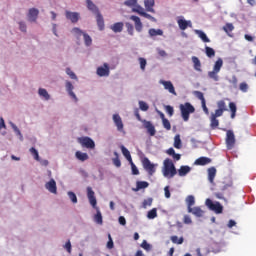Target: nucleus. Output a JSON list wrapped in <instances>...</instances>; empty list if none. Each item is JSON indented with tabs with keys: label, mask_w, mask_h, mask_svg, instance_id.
<instances>
[{
	"label": "nucleus",
	"mask_w": 256,
	"mask_h": 256,
	"mask_svg": "<svg viewBox=\"0 0 256 256\" xmlns=\"http://www.w3.org/2000/svg\"><path fill=\"white\" fill-rule=\"evenodd\" d=\"M159 83L160 85H163L166 91H168L172 95H177V92H175V86H173V83L171 81L160 80Z\"/></svg>",
	"instance_id": "17"
},
{
	"label": "nucleus",
	"mask_w": 256,
	"mask_h": 256,
	"mask_svg": "<svg viewBox=\"0 0 256 256\" xmlns=\"http://www.w3.org/2000/svg\"><path fill=\"white\" fill-rule=\"evenodd\" d=\"M148 33L150 37H157V36L163 35V30L152 28V29H149Z\"/></svg>",
	"instance_id": "39"
},
{
	"label": "nucleus",
	"mask_w": 256,
	"mask_h": 256,
	"mask_svg": "<svg viewBox=\"0 0 256 256\" xmlns=\"http://www.w3.org/2000/svg\"><path fill=\"white\" fill-rule=\"evenodd\" d=\"M228 83H230L231 85H233V87H237V76L233 75L232 78H228L227 79Z\"/></svg>",
	"instance_id": "61"
},
{
	"label": "nucleus",
	"mask_w": 256,
	"mask_h": 256,
	"mask_svg": "<svg viewBox=\"0 0 256 256\" xmlns=\"http://www.w3.org/2000/svg\"><path fill=\"white\" fill-rule=\"evenodd\" d=\"M157 218V208H153L147 213V219H155Z\"/></svg>",
	"instance_id": "47"
},
{
	"label": "nucleus",
	"mask_w": 256,
	"mask_h": 256,
	"mask_svg": "<svg viewBox=\"0 0 256 256\" xmlns=\"http://www.w3.org/2000/svg\"><path fill=\"white\" fill-rule=\"evenodd\" d=\"M173 146L175 147V149H181L183 147V142L181 141V135L179 134L175 135Z\"/></svg>",
	"instance_id": "35"
},
{
	"label": "nucleus",
	"mask_w": 256,
	"mask_h": 256,
	"mask_svg": "<svg viewBox=\"0 0 256 256\" xmlns=\"http://www.w3.org/2000/svg\"><path fill=\"white\" fill-rule=\"evenodd\" d=\"M177 23L181 31H185L188 27H193L191 20H185V17L183 16L177 17Z\"/></svg>",
	"instance_id": "11"
},
{
	"label": "nucleus",
	"mask_w": 256,
	"mask_h": 256,
	"mask_svg": "<svg viewBox=\"0 0 256 256\" xmlns=\"http://www.w3.org/2000/svg\"><path fill=\"white\" fill-rule=\"evenodd\" d=\"M179 109L181 117L185 122L189 121V115H191V113H195V107L189 102L180 104Z\"/></svg>",
	"instance_id": "4"
},
{
	"label": "nucleus",
	"mask_w": 256,
	"mask_h": 256,
	"mask_svg": "<svg viewBox=\"0 0 256 256\" xmlns=\"http://www.w3.org/2000/svg\"><path fill=\"white\" fill-rule=\"evenodd\" d=\"M205 205L209 209V211H213L214 213H216V215H220V213H223V205H221V203L217 201L213 202V200L207 198L205 201Z\"/></svg>",
	"instance_id": "6"
},
{
	"label": "nucleus",
	"mask_w": 256,
	"mask_h": 256,
	"mask_svg": "<svg viewBox=\"0 0 256 256\" xmlns=\"http://www.w3.org/2000/svg\"><path fill=\"white\" fill-rule=\"evenodd\" d=\"M165 111L169 115V117H173V113H175L173 106H170V105L165 106Z\"/></svg>",
	"instance_id": "59"
},
{
	"label": "nucleus",
	"mask_w": 256,
	"mask_h": 256,
	"mask_svg": "<svg viewBox=\"0 0 256 256\" xmlns=\"http://www.w3.org/2000/svg\"><path fill=\"white\" fill-rule=\"evenodd\" d=\"M209 163H211V158H207V157H200L195 161V165H201V166L209 165Z\"/></svg>",
	"instance_id": "32"
},
{
	"label": "nucleus",
	"mask_w": 256,
	"mask_h": 256,
	"mask_svg": "<svg viewBox=\"0 0 256 256\" xmlns=\"http://www.w3.org/2000/svg\"><path fill=\"white\" fill-rule=\"evenodd\" d=\"M226 147L229 150L235 147V133H233V130H228L226 132Z\"/></svg>",
	"instance_id": "12"
},
{
	"label": "nucleus",
	"mask_w": 256,
	"mask_h": 256,
	"mask_svg": "<svg viewBox=\"0 0 256 256\" xmlns=\"http://www.w3.org/2000/svg\"><path fill=\"white\" fill-rule=\"evenodd\" d=\"M229 109L231 111V119H234L235 115L237 114V105L235 102L229 103Z\"/></svg>",
	"instance_id": "41"
},
{
	"label": "nucleus",
	"mask_w": 256,
	"mask_h": 256,
	"mask_svg": "<svg viewBox=\"0 0 256 256\" xmlns=\"http://www.w3.org/2000/svg\"><path fill=\"white\" fill-rule=\"evenodd\" d=\"M217 107L221 111H227V106L225 105V101L223 100L217 102Z\"/></svg>",
	"instance_id": "57"
},
{
	"label": "nucleus",
	"mask_w": 256,
	"mask_h": 256,
	"mask_svg": "<svg viewBox=\"0 0 256 256\" xmlns=\"http://www.w3.org/2000/svg\"><path fill=\"white\" fill-rule=\"evenodd\" d=\"M142 124H143L144 129H146L148 135L150 137H155L157 130L155 129V125H153V122L148 121V120H142Z\"/></svg>",
	"instance_id": "10"
},
{
	"label": "nucleus",
	"mask_w": 256,
	"mask_h": 256,
	"mask_svg": "<svg viewBox=\"0 0 256 256\" xmlns=\"http://www.w3.org/2000/svg\"><path fill=\"white\" fill-rule=\"evenodd\" d=\"M210 122L211 129H217L219 127V120L216 117L211 115Z\"/></svg>",
	"instance_id": "42"
},
{
	"label": "nucleus",
	"mask_w": 256,
	"mask_h": 256,
	"mask_svg": "<svg viewBox=\"0 0 256 256\" xmlns=\"http://www.w3.org/2000/svg\"><path fill=\"white\" fill-rule=\"evenodd\" d=\"M138 61H139L141 71H145V68L147 67V60L143 57H140L138 58Z\"/></svg>",
	"instance_id": "49"
},
{
	"label": "nucleus",
	"mask_w": 256,
	"mask_h": 256,
	"mask_svg": "<svg viewBox=\"0 0 256 256\" xmlns=\"http://www.w3.org/2000/svg\"><path fill=\"white\" fill-rule=\"evenodd\" d=\"M18 29L21 31V33H27V22L25 20H19L17 22Z\"/></svg>",
	"instance_id": "37"
},
{
	"label": "nucleus",
	"mask_w": 256,
	"mask_h": 256,
	"mask_svg": "<svg viewBox=\"0 0 256 256\" xmlns=\"http://www.w3.org/2000/svg\"><path fill=\"white\" fill-rule=\"evenodd\" d=\"M114 156L115 158L112 159L113 165H115V167H121V160L119 159V153L114 152Z\"/></svg>",
	"instance_id": "48"
},
{
	"label": "nucleus",
	"mask_w": 256,
	"mask_h": 256,
	"mask_svg": "<svg viewBox=\"0 0 256 256\" xmlns=\"http://www.w3.org/2000/svg\"><path fill=\"white\" fill-rule=\"evenodd\" d=\"M179 177H187L189 173H191V167L190 166H181L177 171Z\"/></svg>",
	"instance_id": "22"
},
{
	"label": "nucleus",
	"mask_w": 256,
	"mask_h": 256,
	"mask_svg": "<svg viewBox=\"0 0 256 256\" xmlns=\"http://www.w3.org/2000/svg\"><path fill=\"white\" fill-rule=\"evenodd\" d=\"M217 175V169L215 167H211L208 169V181L213 183L215 181V176Z\"/></svg>",
	"instance_id": "31"
},
{
	"label": "nucleus",
	"mask_w": 256,
	"mask_h": 256,
	"mask_svg": "<svg viewBox=\"0 0 256 256\" xmlns=\"http://www.w3.org/2000/svg\"><path fill=\"white\" fill-rule=\"evenodd\" d=\"M87 197L90 205L93 209H96V214L93 217L94 223H96V225H103V214H101V210L97 207V198L95 197L93 188L87 187Z\"/></svg>",
	"instance_id": "1"
},
{
	"label": "nucleus",
	"mask_w": 256,
	"mask_h": 256,
	"mask_svg": "<svg viewBox=\"0 0 256 256\" xmlns=\"http://www.w3.org/2000/svg\"><path fill=\"white\" fill-rule=\"evenodd\" d=\"M122 154L125 156V159L131 163L133 161V158H131V152L125 147V146H120Z\"/></svg>",
	"instance_id": "33"
},
{
	"label": "nucleus",
	"mask_w": 256,
	"mask_h": 256,
	"mask_svg": "<svg viewBox=\"0 0 256 256\" xmlns=\"http://www.w3.org/2000/svg\"><path fill=\"white\" fill-rule=\"evenodd\" d=\"M27 19L29 23H37V19H39V9L30 8L27 13Z\"/></svg>",
	"instance_id": "13"
},
{
	"label": "nucleus",
	"mask_w": 256,
	"mask_h": 256,
	"mask_svg": "<svg viewBox=\"0 0 256 256\" xmlns=\"http://www.w3.org/2000/svg\"><path fill=\"white\" fill-rule=\"evenodd\" d=\"M194 33L201 39L203 43H211V39L207 37V34L203 32V30H194Z\"/></svg>",
	"instance_id": "23"
},
{
	"label": "nucleus",
	"mask_w": 256,
	"mask_h": 256,
	"mask_svg": "<svg viewBox=\"0 0 256 256\" xmlns=\"http://www.w3.org/2000/svg\"><path fill=\"white\" fill-rule=\"evenodd\" d=\"M71 33L74 37H76V39H81V37H84L85 36V32L83 30H81L80 28H73L71 30Z\"/></svg>",
	"instance_id": "30"
},
{
	"label": "nucleus",
	"mask_w": 256,
	"mask_h": 256,
	"mask_svg": "<svg viewBox=\"0 0 256 256\" xmlns=\"http://www.w3.org/2000/svg\"><path fill=\"white\" fill-rule=\"evenodd\" d=\"M38 95L42 101H50L51 100V95L45 88H39L38 89Z\"/></svg>",
	"instance_id": "19"
},
{
	"label": "nucleus",
	"mask_w": 256,
	"mask_h": 256,
	"mask_svg": "<svg viewBox=\"0 0 256 256\" xmlns=\"http://www.w3.org/2000/svg\"><path fill=\"white\" fill-rule=\"evenodd\" d=\"M186 205H187V211L190 209H193V205H195V196L189 195L185 199Z\"/></svg>",
	"instance_id": "28"
},
{
	"label": "nucleus",
	"mask_w": 256,
	"mask_h": 256,
	"mask_svg": "<svg viewBox=\"0 0 256 256\" xmlns=\"http://www.w3.org/2000/svg\"><path fill=\"white\" fill-rule=\"evenodd\" d=\"M142 167H143L144 171L147 172L150 177H153V175H155V173L157 171V167H159V164H154L151 162V160H149V158L144 157L142 159Z\"/></svg>",
	"instance_id": "5"
},
{
	"label": "nucleus",
	"mask_w": 256,
	"mask_h": 256,
	"mask_svg": "<svg viewBox=\"0 0 256 256\" xmlns=\"http://www.w3.org/2000/svg\"><path fill=\"white\" fill-rule=\"evenodd\" d=\"M224 31L226 33H229L231 31H233V29H235V26H233L231 23H227L224 27H223Z\"/></svg>",
	"instance_id": "63"
},
{
	"label": "nucleus",
	"mask_w": 256,
	"mask_h": 256,
	"mask_svg": "<svg viewBox=\"0 0 256 256\" xmlns=\"http://www.w3.org/2000/svg\"><path fill=\"white\" fill-rule=\"evenodd\" d=\"M144 7L148 13H155V0H144Z\"/></svg>",
	"instance_id": "21"
},
{
	"label": "nucleus",
	"mask_w": 256,
	"mask_h": 256,
	"mask_svg": "<svg viewBox=\"0 0 256 256\" xmlns=\"http://www.w3.org/2000/svg\"><path fill=\"white\" fill-rule=\"evenodd\" d=\"M10 127H12L16 137H18L19 141H23V133H21V130L19 127L15 125L12 121L9 122Z\"/></svg>",
	"instance_id": "24"
},
{
	"label": "nucleus",
	"mask_w": 256,
	"mask_h": 256,
	"mask_svg": "<svg viewBox=\"0 0 256 256\" xmlns=\"http://www.w3.org/2000/svg\"><path fill=\"white\" fill-rule=\"evenodd\" d=\"M86 5H87V9H89V11H92V13H95L96 15L100 13L99 8H97V5H95L93 1L86 0Z\"/></svg>",
	"instance_id": "27"
},
{
	"label": "nucleus",
	"mask_w": 256,
	"mask_h": 256,
	"mask_svg": "<svg viewBox=\"0 0 256 256\" xmlns=\"http://www.w3.org/2000/svg\"><path fill=\"white\" fill-rule=\"evenodd\" d=\"M188 213H192V215L195 217H203L205 215V211L199 206L192 207L190 210H188Z\"/></svg>",
	"instance_id": "20"
},
{
	"label": "nucleus",
	"mask_w": 256,
	"mask_h": 256,
	"mask_svg": "<svg viewBox=\"0 0 256 256\" xmlns=\"http://www.w3.org/2000/svg\"><path fill=\"white\" fill-rule=\"evenodd\" d=\"M126 29H127L128 33H129L131 36L134 35V33H135V28L133 27V24L127 22V23H126Z\"/></svg>",
	"instance_id": "54"
},
{
	"label": "nucleus",
	"mask_w": 256,
	"mask_h": 256,
	"mask_svg": "<svg viewBox=\"0 0 256 256\" xmlns=\"http://www.w3.org/2000/svg\"><path fill=\"white\" fill-rule=\"evenodd\" d=\"M78 143H80L81 146L85 147L86 149H95V141H93V139H91L90 137H80L78 138Z\"/></svg>",
	"instance_id": "8"
},
{
	"label": "nucleus",
	"mask_w": 256,
	"mask_h": 256,
	"mask_svg": "<svg viewBox=\"0 0 256 256\" xmlns=\"http://www.w3.org/2000/svg\"><path fill=\"white\" fill-rule=\"evenodd\" d=\"M63 249L67 251V253L71 254L72 251V245H71V240H68L64 245Z\"/></svg>",
	"instance_id": "58"
},
{
	"label": "nucleus",
	"mask_w": 256,
	"mask_h": 256,
	"mask_svg": "<svg viewBox=\"0 0 256 256\" xmlns=\"http://www.w3.org/2000/svg\"><path fill=\"white\" fill-rule=\"evenodd\" d=\"M131 165V169H132V175H139V169L137 168V166L135 165V163L129 162Z\"/></svg>",
	"instance_id": "62"
},
{
	"label": "nucleus",
	"mask_w": 256,
	"mask_h": 256,
	"mask_svg": "<svg viewBox=\"0 0 256 256\" xmlns=\"http://www.w3.org/2000/svg\"><path fill=\"white\" fill-rule=\"evenodd\" d=\"M65 88H66V91H67L69 97H71V99H73L74 103H77L79 101V99L77 98V95H75V92H73V89H75V87L73 86V83H71V81H69V80H66Z\"/></svg>",
	"instance_id": "14"
},
{
	"label": "nucleus",
	"mask_w": 256,
	"mask_h": 256,
	"mask_svg": "<svg viewBox=\"0 0 256 256\" xmlns=\"http://www.w3.org/2000/svg\"><path fill=\"white\" fill-rule=\"evenodd\" d=\"M96 21H97L98 29L100 31H103V29H105V20L103 19V15H101L100 12L96 14Z\"/></svg>",
	"instance_id": "25"
},
{
	"label": "nucleus",
	"mask_w": 256,
	"mask_h": 256,
	"mask_svg": "<svg viewBox=\"0 0 256 256\" xmlns=\"http://www.w3.org/2000/svg\"><path fill=\"white\" fill-rule=\"evenodd\" d=\"M223 68V59L218 58L217 61L214 63L213 70L208 72L209 79L212 81H219V73Z\"/></svg>",
	"instance_id": "3"
},
{
	"label": "nucleus",
	"mask_w": 256,
	"mask_h": 256,
	"mask_svg": "<svg viewBox=\"0 0 256 256\" xmlns=\"http://www.w3.org/2000/svg\"><path fill=\"white\" fill-rule=\"evenodd\" d=\"M96 75H98V77H109V75H111V69L109 68V64L104 63L103 65L99 66L96 69Z\"/></svg>",
	"instance_id": "9"
},
{
	"label": "nucleus",
	"mask_w": 256,
	"mask_h": 256,
	"mask_svg": "<svg viewBox=\"0 0 256 256\" xmlns=\"http://www.w3.org/2000/svg\"><path fill=\"white\" fill-rule=\"evenodd\" d=\"M239 89L240 91H242V93H247L249 91V84H247L246 82H242L239 85Z\"/></svg>",
	"instance_id": "52"
},
{
	"label": "nucleus",
	"mask_w": 256,
	"mask_h": 256,
	"mask_svg": "<svg viewBox=\"0 0 256 256\" xmlns=\"http://www.w3.org/2000/svg\"><path fill=\"white\" fill-rule=\"evenodd\" d=\"M162 125L167 131H171V122L168 119L162 120Z\"/></svg>",
	"instance_id": "60"
},
{
	"label": "nucleus",
	"mask_w": 256,
	"mask_h": 256,
	"mask_svg": "<svg viewBox=\"0 0 256 256\" xmlns=\"http://www.w3.org/2000/svg\"><path fill=\"white\" fill-rule=\"evenodd\" d=\"M67 195H68V197H69V199H70V201H71L72 203H74V204L77 203V195L74 194V192L69 191V192H67Z\"/></svg>",
	"instance_id": "53"
},
{
	"label": "nucleus",
	"mask_w": 256,
	"mask_h": 256,
	"mask_svg": "<svg viewBox=\"0 0 256 256\" xmlns=\"http://www.w3.org/2000/svg\"><path fill=\"white\" fill-rule=\"evenodd\" d=\"M65 17L66 19H68V21H71V23H78L79 19H81V14H79V12H72V11L66 10Z\"/></svg>",
	"instance_id": "15"
},
{
	"label": "nucleus",
	"mask_w": 256,
	"mask_h": 256,
	"mask_svg": "<svg viewBox=\"0 0 256 256\" xmlns=\"http://www.w3.org/2000/svg\"><path fill=\"white\" fill-rule=\"evenodd\" d=\"M124 5L126 7H131L133 9L135 7V5H137V0H126L124 2Z\"/></svg>",
	"instance_id": "55"
},
{
	"label": "nucleus",
	"mask_w": 256,
	"mask_h": 256,
	"mask_svg": "<svg viewBox=\"0 0 256 256\" xmlns=\"http://www.w3.org/2000/svg\"><path fill=\"white\" fill-rule=\"evenodd\" d=\"M112 120L115 127L117 128V131H119V133H125V125L123 124V119L121 116L119 114H113Z\"/></svg>",
	"instance_id": "7"
},
{
	"label": "nucleus",
	"mask_w": 256,
	"mask_h": 256,
	"mask_svg": "<svg viewBox=\"0 0 256 256\" xmlns=\"http://www.w3.org/2000/svg\"><path fill=\"white\" fill-rule=\"evenodd\" d=\"M205 54L212 59V57H215V50L209 46L205 47Z\"/></svg>",
	"instance_id": "45"
},
{
	"label": "nucleus",
	"mask_w": 256,
	"mask_h": 256,
	"mask_svg": "<svg viewBox=\"0 0 256 256\" xmlns=\"http://www.w3.org/2000/svg\"><path fill=\"white\" fill-rule=\"evenodd\" d=\"M108 242H107V249H113L115 246L113 243V238L111 237V234H108Z\"/></svg>",
	"instance_id": "64"
},
{
	"label": "nucleus",
	"mask_w": 256,
	"mask_h": 256,
	"mask_svg": "<svg viewBox=\"0 0 256 256\" xmlns=\"http://www.w3.org/2000/svg\"><path fill=\"white\" fill-rule=\"evenodd\" d=\"M65 73L66 75H68V77H70L73 81H79V78L77 77V74H75V72H73V70H71L70 67H67L65 69Z\"/></svg>",
	"instance_id": "38"
},
{
	"label": "nucleus",
	"mask_w": 256,
	"mask_h": 256,
	"mask_svg": "<svg viewBox=\"0 0 256 256\" xmlns=\"http://www.w3.org/2000/svg\"><path fill=\"white\" fill-rule=\"evenodd\" d=\"M83 38L86 47H91V45H93V39L91 38V36H89V34L85 33Z\"/></svg>",
	"instance_id": "43"
},
{
	"label": "nucleus",
	"mask_w": 256,
	"mask_h": 256,
	"mask_svg": "<svg viewBox=\"0 0 256 256\" xmlns=\"http://www.w3.org/2000/svg\"><path fill=\"white\" fill-rule=\"evenodd\" d=\"M75 157L78 159V161H87V159H89V155L81 151H76Z\"/></svg>",
	"instance_id": "34"
},
{
	"label": "nucleus",
	"mask_w": 256,
	"mask_h": 256,
	"mask_svg": "<svg viewBox=\"0 0 256 256\" xmlns=\"http://www.w3.org/2000/svg\"><path fill=\"white\" fill-rule=\"evenodd\" d=\"M138 105H139L140 111H149V104H147V102L140 100L138 102Z\"/></svg>",
	"instance_id": "44"
},
{
	"label": "nucleus",
	"mask_w": 256,
	"mask_h": 256,
	"mask_svg": "<svg viewBox=\"0 0 256 256\" xmlns=\"http://www.w3.org/2000/svg\"><path fill=\"white\" fill-rule=\"evenodd\" d=\"M123 27H124V24L123 22H117V23H114L110 29L114 32V33H121V31H123Z\"/></svg>",
	"instance_id": "29"
},
{
	"label": "nucleus",
	"mask_w": 256,
	"mask_h": 256,
	"mask_svg": "<svg viewBox=\"0 0 256 256\" xmlns=\"http://www.w3.org/2000/svg\"><path fill=\"white\" fill-rule=\"evenodd\" d=\"M130 19L134 22L136 31L141 33V31H143V22H141V18H139V16L132 15L130 16Z\"/></svg>",
	"instance_id": "18"
},
{
	"label": "nucleus",
	"mask_w": 256,
	"mask_h": 256,
	"mask_svg": "<svg viewBox=\"0 0 256 256\" xmlns=\"http://www.w3.org/2000/svg\"><path fill=\"white\" fill-rule=\"evenodd\" d=\"M192 62L194 64V69L195 71H199L201 72V60H199V58L197 56H193L192 57Z\"/></svg>",
	"instance_id": "36"
},
{
	"label": "nucleus",
	"mask_w": 256,
	"mask_h": 256,
	"mask_svg": "<svg viewBox=\"0 0 256 256\" xmlns=\"http://www.w3.org/2000/svg\"><path fill=\"white\" fill-rule=\"evenodd\" d=\"M149 187V182L147 181H137L136 188H133V191H141V189H147Z\"/></svg>",
	"instance_id": "26"
},
{
	"label": "nucleus",
	"mask_w": 256,
	"mask_h": 256,
	"mask_svg": "<svg viewBox=\"0 0 256 256\" xmlns=\"http://www.w3.org/2000/svg\"><path fill=\"white\" fill-rule=\"evenodd\" d=\"M30 153L32 157H34L35 161H39V159H41V157H39V151H37V149L34 147L30 148Z\"/></svg>",
	"instance_id": "50"
},
{
	"label": "nucleus",
	"mask_w": 256,
	"mask_h": 256,
	"mask_svg": "<svg viewBox=\"0 0 256 256\" xmlns=\"http://www.w3.org/2000/svg\"><path fill=\"white\" fill-rule=\"evenodd\" d=\"M45 189L52 193V195H57V182L55 179L51 178L48 182L45 183Z\"/></svg>",
	"instance_id": "16"
},
{
	"label": "nucleus",
	"mask_w": 256,
	"mask_h": 256,
	"mask_svg": "<svg viewBox=\"0 0 256 256\" xmlns=\"http://www.w3.org/2000/svg\"><path fill=\"white\" fill-rule=\"evenodd\" d=\"M162 175L165 179H173V177L177 175V168L175 167L173 160L166 158L163 161Z\"/></svg>",
	"instance_id": "2"
},
{
	"label": "nucleus",
	"mask_w": 256,
	"mask_h": 256,
	"mask_svg": "<svg viewBox=\"0 0 256 256\" xmlns=\"http://www.w3.org/2000/svg\"><path fill=\"white\" fill-rule=\"evenodd\" d=\"M193 95H195V97H197V99H199L201 101V103H205V96L203 95V92L194 91Z\"/></svg>",
	"instance_id": "51"
},
{
	"label": "nucleus",
	"mask_w": 256,
	"mask_h": 256,
	"mask_svg": "<svg viewBox=\"0 0 256 256\" xmlns=\"http://www.w3.org/2000/svg\"><path fill=\"white\" fill-rule=\"evenodd\" d=\"M171 241L172 243H174L175 245H183V237H178V236H171Z\"/></svg>",
	"instance_id": "46"
},
{
	"label": "nucleus",
	"mask_w": 256,
	"mask_h": 256,
	"mask_svg": "<svg viewBox=\"0 0 256 256\" xmlns=\"http://www.w3.org/2000/svg\"><path fill=\"white\" fill-rule=\"evenodd\" d=\"M141 247L142 249H145V251H151V249L153 248L151 244L147 242V240H143Z\"/></svg>",
	"instance_id": "56"
},
{
	"label": "nucleus",
	"mask_w": 256,
	"mask_h": 256,
	"mask_svg": "<svg viewBox=\"0 0 256 256\" xmlns=\"http://www.w3.org/2000/svg\"><path fill=\"white\" fill-rule=\"evenodd\" d=\"M133 13H138L141 17H143V14L145 13V8L143 6L136 4L135 7L132 8Z\"/></svg>",
	"instance_id": "40"
}]
</instances>
